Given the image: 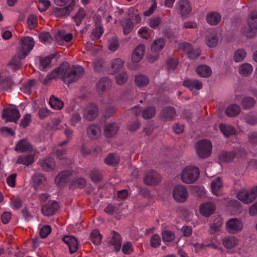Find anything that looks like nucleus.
Segmentation results:
<instances>
[{
    "instance_id": "f257e3e1",
    "label": "nucleus",
    "mask_w": 257,
    "mask_h": 257,
    "mask_svg": "<svg viewBox=\"0 0 257 257\" xmlns=\"http://www.w3.org/2000/svg\"><path fill=\"white\" fill-rule=\"evenodd\" d=\"M84 70L80 65H73L70 67L67 62L63 63L54 70L49 75V79L61 78L67 84L77 81L84 74Z\"/></svg>"
},
{
    "instance_id": "f03ea898",
    "label": "nucleus",
    "mask_w": 257,
    "mask_h": 257,
    "mask_svg": "<svg viewBox=\"0 0 257 257\" xmlns=\"http://www.w3.org/2000/svg\"><path fill=\"white\" fill-rule=\"evenodd\" d=\"M200 172L197 167L187 166L182 171L181 174V180L187 184L194 183L199 176Z\"/></svg>"
},
{
    "instance_id": "7ed1b4c3",
    "label": "nucleus",
    "mask_w": 257,
    "mask_h": 257,
    "mask_svg": "<svg viewBox=\"0 0 257 257\" xmlns=\"http://www.w3.org/2000/svg\"><path fill=\"white\" fill-rule=\"evenodd\" d=\"M212 146L211 142L205 139L198 141L196 145L197 153L201 158H206L210 156Z\"/></svg>"
},
{
    "instance_id": "20e7f679",
    "label": "nucleus",
    "mask_w": 257,
    "mask_h": 257,
    "mask_svg": "<svg viewBox=\"0 0 257 257\" xmlns=\"http://www.w3.org/2000/svg\"><path fill=\"white\" fill-rule=\"evenodd\" d=\"M35 46L34 39L29 36L23 37L21 40L19 54L22 58H25Z\"/></svg>"
},
{
    "instance_id": "39448f33",
    "label": "nucleus",
    "mask_w": 257,
    "mask_h": 257,
    "mask_svg": "<svg viewBox=\"0 0 257 257\" xmlns=\"http://www.w3.org/2000/svg\"><path fill=\"white\" fill-rule=\"evenodd\" d=\"M247 26L242 30L243 34L248 38L255 35L257 30V17H248Z\"/></svg>"
},
{
    "instance_id": "423d86ee",
    "label": "nucleus",
    "mask_w": 257,
    "mask_h": 257,
    "mask_svg": "<svg viewBox=\"0 0 257 257\" xmlns=\"http://www.w3.org/2000/svg\"><path fill=\"white\" fill-rule=\"evenodd\" d=\"M20 117V111L17 108H5L3 109L2 117L6 121L16 122Z\"/></svg>"
},
{
    "instance_id": "0eeeda50",
    "label": "nucleus",
    "mask_w": 257,
    "mask_h": 257,
    "mask_svg": "<svg viewBox=\"0 0 257 257\" xmlns=\"http://www.w3.org/2000/svg\"><path fill=\"white\" fill-rule=\"evenodd\" d=\"M98 107L96 104L93 103H89L83 109V117L88 120H93L98 115Z\"/></svg>"
},
{
    "instance_id": "6e6552de",
    "label": "nucleus",
    "mask_w": 257,
    "mask_h": 257,
    "mask_svg": "<svg viewBox=\"0 0 257 257\" xmlns=\"http://www.w3.org/2000/svg\"><path fill=\"white\" fill-rule=\"evenodd\" d=\"M59 207L57 201L55 200L50 201L42 206L41 209L42 213L46 216L53 215L58 211Z\"/></svg>"
},
{
    "instance_id": "1a4fd4ad",
    "label": "nucleus",
    "mask_w": 257,
    "mask_h": 257,
    "mask_svg": "<svg viewBox=\"0 0 257 257\" xmlns=\"http://www.w3.org/2000/svg\"><path fill=\"white\" fill-rule=\"evenodd\" d=\"M188 193L186 188L182 185L175 186L173 192L174 198L178 202H183L188 197Z\"/></svg>"
},
{
    "instance_id": "9d476101",
    "label": "nucleus",
    "mask_w": 257,
    "mask_h": 257,
    "mask_svg": "<svg viewBox=\"0 0 257 257\" xmlns=\"http://www.w3.org/2000/svg\"><path fill=\"white\" fill-rule=\"evenodd\" d=\"M226 227L229 233L234 234L242 230L243 223L237 218H231L227 221Z\"/></svg>"
},
{
    "instance_id": "9b49d317",
    "label": "nucleus",
    "mask_w": 257,
    "mask_h": 257,
    "mask_svg": "<svg viewBox=\"0 0 257 257\" xmlns=\"http://www.w3.org/2000/svg\"><path fill=\"white\" fill-rule=\"evenodd\" d=\"M144 182L148 186H155L160 183L161 177L159 174L155 171H151L145 174Z\"/></svg>"
},
{
    "instance_id": "f8f14e48",
    "label": "nucleus",
    "mask_w": 257,
    "mask_h": 257,
    "mask_svg": "<svg viewBox=\"0 0 257 257\" xmlns=\"http://www.w3.org/2000/svg\"><path fill=\"white\" fill-rule=\"evenodd\" d=\"M237 198L245 204L252 202L256 199V194H254L251 188L249 190H241L237 194Z\"/></svg>"
},
{
    "instance_id": "ddd939ff",
    "label": "nucleus",
    "mask_w": 257,
    "mask_h": 257,
    "mask_svg": "<svg viewBox=\"0 0 257 257\" xmlns=\"http://www.w3.org/2000/svg\"><path fill=\"white\" fill-rule=\"evenodd\" d=\"M176 9L180 15L185 16L192 11V6L189 0H179L176 4Z\"/></svg>"
},
{
    "instance_id": "4468645a",
    "label": "nucleus",
    "mask_w": 257,
    "mask_h": 257,
    "mask_svg": "<svg viewBox=\"0 0 257 257\" xmlns=\"http://www.w3.org/2000/svg\"><path fill=\"white\" fill-rule=\"evenodd\" d=\"M34 188L35 190L43 189L47 184V178L41 173H36L32 176Z\"/></svg>"
},
{
    "instance_id": "2eb2a0df",
    "label": "nucleus",
    "mask_w": 257,
    "mask_h": 257,
    "mask_svg": "<svg viewBox=\"0 0 257 257\" xmlns=\"http://www.w3.org/2000/svg\"><path fill=\"white\" fill-rule=\"evenodd\" d=\"M41 169L45 172H50L54 170L56 163L54 159L51 157L40 160L38 162Z\"/></svg>"
},
{
    "instance_id": "dca6fc26",
    "label": "nucleus",
    "mask_w": 257,
    "mask_h": 257,
    "mask_svg": "<svg viewBox=\"0 0 257 257\" xmlns=\"http://www.w3.org/2000/svg\"><path fill=\"white\" fill-rule=\"evenodd\" d=\"M111 84L112 81L108 77H102L97 83V90L99 94H102L111 86Z\"/></svg>"
},
{
    "instance_id": "f3484780",
    "label": "nucleus",
    "mask_w": 257,
    "mask_h": 257,
    "mask_svg": "<svg viewBox=\"0 0 257 257\" xmlns=\"http://www.w3.org/2000/svg\"><path fill=\"white\" fill-rule=\"evenodd\" d=\"M15 150L20 153H30L33 151V146L27 140L23 139L16 144Z\"/></svg>"
},
{
    "instance_id": "a211bd4d",
    "label": "nucleus",
    "mask_w": 257,
    "mask_h": 257,
    "mask_svg": "<svg viewBox=\"0 0 257 257\" xmlns=\"http://www.w3.org/2000/svg\"><path fill=\"white\" fill-rule=\"evenodd\" d=\"M73 35L70 33H66L64 30L57 31L55 35V39L57 42L61 44L64 42H69L72 39Z\"/></svg>"
},
{
    "instance_id": "6ab92c4d",
    "label": "nucleus",
    "mask_w": 257,
    "mask_h": 257,
    "mask_svg": "<svg viewBox=\"0 0 257 257\" xmlns=\"http://www.w3.org/2000/svg\"><path fill=\"white\" fill-rule=\"evenodd\" d=\"M62 240L67 244L69 248V251L73 254L78 249V241L76 238L73 236L66 235L63 237Z\"/></svg>"
},
{
    "instance_id": "aec40b11",
    "label": "nucleus",
    "mask_w": 257,
    "mask_h": 257,
    "mask_svg": "<svg viewBox=\"0 0 257 257\" xmlns=\"http://www.w3.org/2000/svg\"><path fill=\"white\" fill-rule=\"evenodd\" d=\"M176 110L172 106L164 107L161 112V116L165 121H171L175 119Z\"/></svg>"
},
{
    "instance_id": "412c9836",
    "label": "nucleus",
    "mask_w": 257,
    "mask_h": 257,
    "mask_svg": "<svg viewBox=\"0 0 257 257\" xmlns=\"http://www.w3.org/2000/svg\"><path fill=\"white\" fill-rule=\"evenodd\" d=\"M72 175V171L66 170L59 173L56 177L55 181L57 185H61L63 183H67L70 179Z\"/></svg>"
},
{
    "instance_id": "4be33fe9",
    "label": "nucleus",
    "mask_w": 257,
    "mask_h": 257,
    "mask_svg": "<svg viewBox=\"0 0 257 257\" xmlns=\"http://www.w3.org/2000/svg\"><path fill=\"white\" fill-rule=\"evenodd\" d=\"M110 243L113 246L114 250L118 252L121 247V237L120 235L115 231H112L111 233V239Z\"/></svg>"
},
{
    "instance_id": "5701e85b",
    "label": "nucleus",
    "mask_w": 257,
    "mask_h": 257,
    "mask_svg": "<svg viewBox=\"0 0 257 257\" xmlns=\"http://www.w3.org/2000/svg\"><path fill=\"white\" fill-rule=\"evenodd\" d=\"M215 206L212 202H206L200 206V212L204 216L208 217L213 213Z\"/></svg>"
},
{
    "instance_id": "b1692460",
    "label": "nucleus",
    "mask_w": 257,
    "mask_h": 257,
    "mask_svg": "<svg viewBox=\"0 0 257 257\" xmlns=\"http://www.w3.org/2000/svg\"><path fill=\"white\" fill-rule=\"evenodd\" d=\"M211 188L213 194L220 196L222 194L223 183L221 178L217 177L213 180L211 183Z\"/></svg>"
},
{
    "instance_id": "393cba45",
    "label": "nucleus",
    "mask_w": 257,
    "mask_h": 257,
    "mask_svg": "<svg viewBox=\"0 0 257 257\" xmlns=\"http://www.w3.org/2000/svg\"><path fill=\"white\" fill-rule=\"evenodd\" d=\"M166 45L165 38L160 37L155 40L152 44L151 50L152 52L159 53L164 48Z\"/></svg>"
},
{
    "instance_id": "a878e982",
    "label": "nucleus",
    "mask_w": 257,
    "mask_h": 257,
    "mask_svg": "<svg viewBox=\"0 0 257 257\" xmlns=\"http://www.w3.org/2000/svg\"><path fill=\"white\" fill-rule=\"evenodd\" d=\"M124 61L120 58H116L112 60L109 69V73L114 74L120 70L123 67Z\"/></svg>"
},
{
    "instance_id": "bb28decb",
    "label": "nucleus",
    "mask_w": 257,
    "mask_h": 257,
    "mask_svg": "<svg viewBox=\"0 0 257 257\" xmlns=\"http://www.w3.org/2000/svg\"><path fill=\"white\" fill-rule=\"evenodd\" d=\"M145 53V46L143 44L139 45L134 50L132 56V60L133 62L137 63L140 61Z\"/></svg>"
},
{
    "instance_id": "cd10ccee",
    "label": "nucleus",
    "mask_w": 257,
    "mask_h": 257,
    "mask_svg": "<svg viewBox=\"0 0 257 257\" xmlns=\"http://www.w3.org/2000/svg\"><path fill=\"white\" fill-rule=\"evenodd\" d=\"M183 85L190 90H200L202 87V82L196 79H186L184 81Z\"/></svg>"
},
{
    "instance_id": "c85d7f7f",
    "label": "nucleus",
    "mask_w": 257,
    "mask_h": 257,
    "mask_svg": "<svg viewBox=\"0 0 257 257\" xmlns=\"http://www.w3.org/2000/svg\"><path fill=\"white\" fill-rule=\"evenodd\" d=\"M205 41L209 47H215L218 42V37L216 32L213 31L208 34L206 37Z\"/></svg>"
},
{
    "instance_id": "c756f323",
    "label": "nucleus",
    "mask_w": 257,
    "mask_h": 257,
    "mask_svg": "<svg viewBox=\"0 0 257 257\" xmlns=\"http://www.w3.org/2000/svg\"><path fill=\"white\" fill-rule=\"evenodd\" d=\"M118 126L116 123L111 122L105 125L104 135L107 138H111L117 132Z\"/></svg>"
},
{
    "instance_id": "7c9ffc66",
    "label": "nucleus",
    "mask_w": 257,
    "mask_h": 257,
    "mask_svg": "<svg viewBox=\"0 0 257 257\" xmlns=\"http://www.w3.org/2000/svg\"><path fill=\"white\" fill-rule=\"evenodd\" d=\"M24 58L21 57L19 52L18 55L14 56L11 61L9 62L8 64L9 67L14 71L18 70L21 68L22 66V59Z\"/></svg>"
},
{
    "instance_id": "2f4dec72",
    "label": "nucleus",
    "mask_w": 257,
    "mask_h": 257,
    "mask_svg": "<svg viewBox=\"0 0 257 257\" xmlns=\"http://www.w3.org/2000/svg\"><path fill=\"white\" fill-rule=\"evenodd\" d=\"M74 5V1L72 0L70 4L67 7L62 8H56L55 13L57 14L56 16H66L67 15H69L70 12L73 10Z\"/></svg>"
},
{
    "instance_id": "473e14b6",
    "label": "nucleus",
    "mask_w": 257,
    "mask_h": 257,
    "mask_svg": "<svg viewBox=\"0 0 257 257\" xmlns=\"http://www.w3.org/2000/svg\"><path fill=\"white\" fill-rule=\"evenodd\" d=\"M236 153L233 151H223L219 155V159L221 162L229 163L233 160Z\"/></svg>"
},
{
    "instance_id": "72a5a7b5",
    "label": "nucleus",
    "mask_w": 257,
    "mask_h": 257,
    "mask_svg": "<svg viewBox=\"0 0 257 257\" xmlns=\"http://www.w3.org/2000/svg\"><path fill=\"white\" fill-rule=\"evenodd\" d=\"M34 162V156L33 155H22L18 157L17 163L29 166Z\"/></svg>"
},
{
    "instance_id": "f704fd0d",
    "label": "nucleus",
    "mask_w": 257,
    "mask_h": 257,
    "mask_svg": "<svg viewBox=\"0 0 257 257\" xmlns=\"http://www.w3.org/2000/svg\"><path fill=\"white\" fill-rule=\"evenodd\" d=\"M219 128L221 132L226 137L235 135L236 133L235 128L230 125L220 123L219 124Z\"/></svg>"
},
{
    "instance_id": "c9c22d12",
    "label": "nucleus",
    "mask_w": 257,
    "mask_h": 257,
    "mask_svg": "<svg viewBox=\"0 0 257 257\" xmlns=\"http://www.w3.org/2000/svg\"><path fill=\"white\" fill-rule=\"evenodd\" d=\"M54 57V55L41 57L40 59L39 69L41 71H46L51 66L52 59Z\"/></svg>"
},
{
    "instance_id": "e433bc0d",
    "label": "nucleus",
    "mask_w": 257,
    "mask_h": 257,
    "mask_svg": "<svg viewBox=\"0 0 257 257\" xmlns=\"http://www.w3.org/2000/svg\"><path fill=\"white\" fill-rule=\"evenodd\" d=\"M101 134L100 127L97 124H91L87 128L88 136L92 139L98 138Z\"/></svg>"
},
{
    "instance_id": "4c0bfd02",
    "label": "nucleus",
    "mask_w": 257,
    "mask_h": 257,
    "mask_svg": "<svg viewBox=\"0 0 257 257\" xmlns=\"http://www.w3.org/2000/svg\"><path fill=\"white\" fill-rule=\"evenodd\" d=\"M13 84L11 78L0 75V86L3 90H11Z\"/></svg>"
},
{
    "instance_id": "58836bf2",
    "label": "nucleus",
    "mask_w": 257,
    "mask_h": 257,
    "mask_svg": "<svg viewBox=\"0 0 257 257\" xmlns=\"http://www.w3.org/2000/svg\"><path fill=\"white\" fill-rule=\"evenodd\" d=\"M223 245L227 248H232L238 243V239L233 236H228L222 239Z\"/></svg>"
},
{
    "instance_id": "ea45409f",
    "label": "nucleus",
    "mask_w": 257,
    "mask_h": 257,
    "mask_svg": "<svg viewBox=\"0 0 257 257\" xmlns=\"http://www.w3.org/2000/svg\"><path fill=\"white\" fill-rule=\"evenodd\" d=\"M123 28V32L124 35H127L133 29V25L132 20L130 17L124 18L121 22Z\"/></svg>"
},
{
    "instance_id": "a19ab883",
    "label": "nucleus",
    "mask_w": 257,
    "mask_h": 257,
    "mask_svg": "<svg viewBox=\"0 0 257 257\" xmlns=\"http://www.w3.org/2000/svg\"><path fill=\"white\" fill-rule=\"evenodd\" d=\"M197 73L201 77H207L211 74V68L205 65H201L199 66L196 69Z\"/></svg>"
},
{
    "instance_id": "79ce46f5",
    "label": "nucleus",
    "mask_w": 257,
    "mask_h": 257,
    "mask_svg": "<svg viewBox=\"0 0 257 257\" xmlns=\"http://www.w3.org/2000/svg\"><path fill=\"white\" fill-rule=\"evenodd\" d=\"M49 104L53 108L56 110H60L64 106V102L54 95H52L50 97Z\"/></svg>"
},
{
    "instance_id": "37998d69",
    "label": "nucleus",
    "mask_w": 257,
    "mask_h": 257,
    "mask_svg": "<svg viewBox=\"0 0 257 257\" xmlns=\"http://www.w3.org/2000/svg\"><path fill=\"white\" fill-rule=\"evenodd\" d=\"M240 111V108L238 105L231 104L229 105L225 110V113L229 117H233L238 115Z\"/></svg>"
},
{
    "instance_id": "c03bdc74",
    "label": "nucleus",
    "mask_w": 257,
    "mask_h": 257,
    "mask_svg": "<svg viewBox=\"0 0 257 257\" xmlns=\"http://www.w3.org/2000/svg\"><path fill=\"white\" fill-rule=\"evenodd\" d=\"M119 161V158L118 156L112 153H110L104 160L106 164L112 166L117 165Z\"/></svg>"
},
{
    "instance_id": "a18cd8bd",
    "label": "nucleus",
    "mask_w": 257,
    "mask_h": 257,
    "mask_svg": "<svg viewBox=\"0 0 257 257\" xmlns=\"http://www.w3.org/2000/svg\"><path fill=\"white\" fill-rule=\"evenodd\" d=\"M135 83L139 87H143L149 84V79L146 75L140 74L136 76Z\"/></svg>"
},
{
    "instance_id": "49530a36",
    "label": "nucleus",
    "mask_w": 257,
    "mask_h": 257,
    "mask_svg": "<svg viewBox=\"0 0 257 257\" xmlns=\"http://www.w3.org/2000/svg\"><path fill=\"white\" fill-rule=\"evenodd\" d=\"M253 68L251 65L248 63H244L239 67V73L243 76H247L252 72Z\"/></svg>"
},
{
    "instance_id": "de8ad7c7",
    "label": "nucleus",
    "mask_w": 257,
    "mask_h": 257,
    "mask_svg": "<svg viewBox=\"0 0 257 257\" xmlns=\"http://www.w3.org/2000/svg\"><path fill=\"white\" fill-rule=\"evenodd\" d=\"M163 241L165 242H170L173 241L175 238V235L173 231L170 230H166L162 232Z\"/></svg>"
},
{
    "instance_id": "09e8293b",
    "label": "nucleus",
    "mask_w": 257,
    "mask_h": 257,
    "mask_svg": "<svg viewBox=\"0 0 257 257\" xmlns=\"http://www.w3.org/2000/svg\"><path fill=\"white\" fill-rule=\"evenodd\" d=\"M39 40L45 44H50L53 38L50 34L47 32H42L39 35Z\"/></svg>"
},
{
    "instance_id": "8fccbe9b",
    "label": "nucleus",
    "mask_w": 257,
    "mask_h": 257,
    "mask_svg": "<svg viewBox=\"0 0 257 257\" xmlns=\"http://www.w3.org/2000/svg\"><path fill=\"white\" fill-rule=\"evenodd\" d=\"M103 32V28L101 26H96L92 30L90 39L93 41L99 39Z\"/></svg>"
},
{
    "instance_id": "3c124183",
    "label": "nucleus",
    "mask_w": 257,
    "mask_h": 257,
    "mask_svg": "<svg viewBox=\"0 0 257 257\" xmlns=\"http://www.w3.org/2000/svg\"><path fill=\"white\" fill-rule=\"evenodd\" d=\"M91 241L95 244L98 245L101 243L102 236L98 230H93L90 234Z\"/></svg>"
},
{
    "instance_id": "603ef678",
    "label": "nucleus",
    "mask_w": 257,
    "mask_h": 257,
    "mask_svg": "<svg viewBox=\"0 0 257 257\" xmlns=\"http://www.w3.org/2000/svg\"><path fill=\"white\" fill-rule=\"evenodd\" d=\"M156 113L155 108L153 106L147 107L143 110L142 116L145 119H149L153 117Z\"/></svg>"
},
{
    "instance_id": "864d4df0",
    "label": "nucleus",
    "mask_w": 257,
    "mask_h": 257,
    "mask_svg": "<svg viewBox=\"0 0 257 257\" xmlns=\"http://www.w3.org/2000/svg\"><path fill=\"white\" fill-rule=\"evenodd\" d=\"M85 185V179L84 178H78L71 183L70 188V189H74L75 188H82L84 187Z\"/></svg>"
},
{
    "instance_id": "5fc2aeb1",
    "label": "nucleus",
    "mask_w": 257,
    "mask_h": 257,
    "mask_svg": "<svg viewBox=\"0 0 257 257\" xmlns=\"http://www.w3.org/2000/svg\"><path fill=\"white\" fill-rule=\"evenodd\" d=\"M254 99L251 97H245L241 101V104L244 109L250 108L254 106Z\"/></svg>"
},
{
    "instance_id": "6e6d98bb",
    "label": "nucleus",
    "mask_w": 257,
    "mask_h": 257,
    "mask_svg": "<svg viewBox=\"0 0 257 257\" xmlns=\"http://www.w3.org/2000/svg\"><path fill=\"white\" fill-rule=\"evenodd\" d=\"M11 206L15 210L19 209L23 205V201L21 197L17 196L11 199Z\"/></svg>"
},
{
    "instance_id": "4d7b16f0",
    "label": "nucleus",
    "mask_w": 257,
    "mask_h": 257,
    "mask_svg": "<svg viewBox=\"0 0 257 257\" xmlns=\"http://www.w3.org/2000/svg\"><path fill=\"white\" fill-rule=\"evenodd\" d=\"M128 79L127 74L125 71H122L115 76V81L118 85H122L126 82Z\"/></svg>"
},
{
    "instance_id": "13d9d810",
    "label": "nucleus",
    "mask_w": 257,
    "mask_h": 257,
    "mask_svg": "<svg viewBox=\"0 0 257 257\" xmlns=\"http://www.w3.org/2000/svg\"><path fill=\"white\" fill-rule=\"evenodd\" d=\"M246 52L242 49H238L236 50L234 54V60L236 62L242 61L246 56Z\"/></svg>"
},
{
    "instance_id": "bf43d9fd",
    "label": "nucleus",
    "mask_w": 257,
    "mask_h": 257,
    "mask_svg": "<svg viewBox=\"0 0 257 257\" xmlns=\"http://www.w3.org/2000/svg\"><path fill=\"white\" fill-rule=\"evenodd\" d=\"M90 176L91 180L93 182H98L102 179V175L101 172L97 169H93L91 171Z\"/></svg>"
},
{
    "instance_id": "052dcab7",
    "label": "nucleus",
    "mask_w": 257,
    "mask_h": 257,
    "mask_svg": "<svg viewBox=\"0 0 257 257\" xmlns=\"http://www.w3.org/2000/svg\"><path fill=\"white\" fill-rule=\"evenodd\" d=\"M119 47L118 40L115 37H112L108 40V49L113 52L115 51Z\"/></svg>"
},
{
    "instance_id": "680f3d73",
    "label": "nucleus",
    "mask_w": 257,
    "mask_h": 257,
    "mask_svg": "<svg viewBox=\"0 0 257 257\" xmlns=\"http://www.w3.org/2000/svg\"><path fill=\"white\" fill-rule=\"evenodd\" d=\"M161 239L160 235L158 234H153L150 239L151 246L154 248L159 246L161 244Z\"/></svg>"
},
{
    "instance_id": "e2e57ef3",
    "label": "nucleus",
    "mask_w": 257,
    "mask_h": 257,
    "mask_svg": "<svg viewBox=\"0 0 257 257\" xmlns=\"http://www.w3.org/2000/svg\"><path fill=\"white\" fill-rule=\"evenodd\" d=\"M121 250L125 254H130L134 250V246L130 241L124 242L122 245Z\"/></svg>"
},
{
    "instance_id": "0e129e2a",
    "label": "nucleus",
    "mask_w": 257,
    "mask_h": 257,
    "mask_svg": "<svg viewBox=\"0 0 257 257\" xmlns=\"http://www.w3.org/2000/svg\"><path fill=\"white\" fill-rule=\"evenodd\" d=\"M51 227L49 225H45L43 226L39 231V234L42 238L47 237L49 234L51 232Z\"/></svg>"
},
{
    "instance_id": "69168bd1",
    "label": "nucleus",
    "mask_w": 257,
    "mask_h": 257,
    "mask_svg": "<svg viewBox=\"0 0 257 257\" xmlns=\"http://www.w3.org/2000/svg\"><path fill=\"white\" fill-rule=\"evenodd\" d=\"M81 120V116L80 112L78 111L74 112L71 116L70 119L71 124L75 126Z\"/></svg>"
},
{
    "instance_id": "338daca9",
    "label": "nucleus",
    "mask_w": 257,
    "mask_h": 257,
    "mask_svg": "<svg viewBox=\"0 0 257 257\" xmlns=\"http://www.w3.org/2000/svg\"><path fill=\"white\" fill-rule=\"evenodd\" d=\"M116 108L114 105H110L107 107L104 111V116L105 118H109L112 116L115 113Z\"/></svg>"
},
{
    "instance_id": "774afa93",
    "label": "nucleus",
    "mask_w": 257,
    "mask_h": 257,
    "mask_svg": "<svg viewBox=\"0 0 257 257\" xmlns=\"http://www.w3.org/2000/svg\"><path fill=\"white\" fill-rule=\"evenodd\" d=\"M179 49L188 54L192 49V45L187 42H182L179 44Z\"/></svg>"
}]
</instances>
